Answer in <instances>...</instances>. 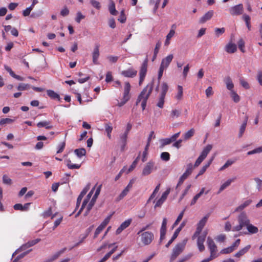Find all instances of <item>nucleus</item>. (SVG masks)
Returning a JSON list of instances; mask_svg holds the SVG:
<instances>
[{"mask_svg": "<svg viewBox=\"0 0 262 262\" xmlns=\"http://www.w3.org/2000/svg\"><path fill=\"white\" fill-rule=\"evenodd\" d=\"M238 225L232 228L233 231H239L245 226H247L250 223V220L248 219L246 214L243 212L238 216Z\"/></svg>", "mask_w": 262, "mask_h": 262, "instance_id": "nucleus-1", "label": "nucleus"}, {"mask_svg": "<svg viewBox=\"0 0 262 262\" xmlns=\"http://www.w3.org/2000/svg\"><path fill=\"white\" fill-rule=\"evenodd\" d=\"M187 240L184 239L182 242L177 244L173 248L170 256V261H173L183 251Z\"/></svg>", "mask_w": 262, "mask_h": 262, "instance_id": "nucleus-2", "label": "nucleus"}, {"mask_svg": "<svg viewBox=\"0 0 262 262\" xmlns=\"http://www.w3.org/2000/svg\"><path fill=\"white\" fill-rule=\"evenodd\" d=\"M212 146L210 144L207 145L203 150L201 155L196 159L194 164V167H196L199 166V165L202 162V161L206 158L208 153L211 150Z\"/></svg>", "mask_w": 262, "mask_h": 262, "instance_id": "nucleus-3", "label": "nucleus"}, {"mask_svg": "<svg viewBox=\"0 0 262 262\" xmlns=\"http://www.w3.org/2000/svg\"><path fill=\"white\" fill-rule=\"evenodd\" d=\"M141 241L144 245H148L152 241L154 238V234L150 231L144 232L140 234Z\"/></svg>", "mask_w": 262, "mask_h": 262, "instance_id": "nucleus-4", "label": "nucleus"}, {"mask_svg": "<svg viewBox=\"0 0 262 262\" xmlns=\"http://www.w3.org/2000/svg\"><path fill=\"white\" fill-rule=\"evenodd\" d=\"M207 243L208 247L210 250V255L215 258L218 257L219 254L217 253V246L215 244L213 240L210 237H208Z\"/></svg>", "mask_w": 262, "mask_h": 262, "instance_id": "nucleus-5", "label": "nucleus"}, {"mask_svg": "<svg viewBox=\"0 0 262 262\" xmlns=\"http://www.w3.org/2000/svg\"><path fill=\"white\" fill-rule=\"evenodd\" d=\"M148 59L146 58L142 63L139 72L140 79L139 84L140 85L144 80L147 71Z\"/></svg>", "mask_w": 262, "mask_h": 262, "instance_id": "nucleus-6", "label": "nucleus"}, {"mask_svg": "<svg viewBox=\"0 0 262 262\" xmlns=\"http://www.w3.org/2000/svg\"><path fill=\"white\" fill-rule=\"evenodd\" d=\"M193 169V165L191 163H189L187 165V169L185 172L181 176L179 179L178 183L176 187L177 188L179 186L182 184L183 182L188 177L189 175L192 173Z\"/></svg>", "mask_w": 262, "mask_h": 262, "instance_id": "nucleus-7", "label": "nucleus"}, {"mask_svg": "<svg viewBox=\"0 0 262 262\" xmlns=\"http://www.w3.org/2000/svg\"><path fill=\"white\" fill-rule=\"evenodd\" d=\"M229 12L232 16L240 15L243 14L244 7L242 4L236 5L234 6L231 7L229 9Z\"/></svg>", "mask_w": 262, "mask_h": 262, "instance_id": "nucleus-8", "label": "nucleus"}, {"mask_svg": "<svg viewBox=\"0 0 262 262\" xmlns=\"http://www.w3.org/2000/svg\"><path fill=\"white\" fill-rule=\"evenodd\" d=\"M154 169H157L156 167H155V162L152 161H149L144 167L142 175L143 176H148L151 173Z\"/></svg>", "mask_w": 262, "mask_h": 262, "instance_id": "nucleus-9", "label": "nucleus"}, {"mask_svg": "<svg viewBox=\"0 0 262 262\" xmlns=\"http://www.w3.org/2000/svg\"><path fill=\"white\" fill-rule=\"evenodd\" d=\"M154 84V80L153 79L152 80V81L150 82V87L149 88L146 94H145L143 100L142 101L141 106H142L143 110H145V107L146 106L147 100L149 98L150 94H151V92L153 90Z\"/></svg>", "mask_w": 262, "mask_h": 262, "instance_id": "nucleus-10", "label": "nucleus"}, {"mask_svg": "<svg viewBox=\"0 0 262 262\" xmlns=\"http://www.w3.org/2000/svg\"><path fill=\"white\" fill-rule=\"evenodd\" d=\"M128 135L124 133L121 134L119 135L118 144L120 146V149L121 151L125 150V147L127 144Z\"/></svg>", "mask_w": 262, "mask_h": 262, "instance_id": "nucleus-11", "label": "nucleus"}, {"mask_svg": "<svg viewBox=\"0 0 262 262\" xmlns=\"http://www.w3.org/2000/svg\"><path fill=\"white\" fill-rule=\"evenodd\" d=\"M137 71L133 68H129L121 72V75L125 77L133 78L137 75Z\"/></svg>", "mask_w": 262, "mask_h": 262, "instance_id": "nucleus-12", "label": "nucleus"}, {"mask_svg": "<svg viewBox=\"0 0 262 262\" xmlns=\"http://www.w3.org/2000/svg\"><path fill=\"white\" fill-rule=\"evenodd\" d=\"M90 184H88L82 190V191L80 192V194L79 195V196H78L77 199V202H76V209L79 207L80 203H81V201L83 198V197L84 196V195L86 193V192L88 191V190H89L90 189Z\"/></svg>", "mask_w": 262, "mask_h": 262, "instance_id": "nucleus-13", "label": "nucleus"}, {"mask_svg": "<svg viewBox=\"0 0 262 262\" xmlns=\"http://www.w3.org/2000/svg\"><path fill=\"white\" fill-rule=\"evenodd\" d=\"M132 221V220L129 219L123 222L116 230V234L118 235L121 233L123 230L125 229L130 225Z\"/></svg>", "mask_w": 262, "mask_h": 262, "instance_id": "nucleus-14", "label": "nucleus"}, {"mask_svg": "<svg viewBox=\"0 0 262 262\" xmlns=\"http://www.w3.org/2000/svg\"><path fill=\"white\" fill-rule=\"evenodd\" d=\"M214 12L213 10H210L206 13L202 17H201L199 21V24H203L207 21L210 20L213 16Z\"/></svg>", "mask_w": 262, "mask_h": 262, "instance_id": "nucleus-15", "label": "nucleus"}, {"mask_svg": "<svg viewBox=\"0 0 262 262\" xmlns=\"http://www.w3.org/2000/svg\"><path fill=\"white\" fill-rule=\"evenodd\" d=\"M99 45L96 44L92 53L93 62L95 64H98L99 63L98 60L100 55L99 53Z\"/></svg>", "mask_w": 262, "mask_h": 262, "instance_id": "nucleus-16", "label": "nucleus"}, {"mask_svg": "<svg viewBox=\"0 0 262 262\" xmlns=\"http://www.w3.org/2000/svg\"><path fill=\"white\" fill-rule=\"evenodd\" d=\"M206 236V233H205V234H204L203 235L199 236L198 237V238L197 245H198V248H199V250L201 252L203 251L204 250V249H205V247H204V241L205 240Z\"/></svg>", "mask_w": 262, "mask_h": 262, "instance_id": "nucleus-17", "label": "nucleus"}, {"mask_svg": "<svg viewBox=\"0 0 262 262\" xmlns=\"http://www.w3.org/2000/svg\"><path fill=\"white\" fill-rule=\"evenodd\" d=\"M130 85L129 82H126L124 88V92L123 98L125 100H129L130 98V95H129V92L130 90Z\"/></svg>", "mask_w": 262, "mask_h": 262, "instance_id": "nucleus-18", "label": "nucleus"}, {"mask_svg": "<svg viewBox=\"0 0 262 262\" xmlns=\"http://www.w3.org/2000/svg\"><path fill=\"white\" fill-rule=\"evenodd\" d=\"M150 82L143 89V90L141 91V93L140 94V95L138 96V98H137V99L136 100V105H138L139 103L142 101L145 94H146L149 88L150 87Z\"/></svg>", "mask_w": 262, "mask_h": 262, "instance_id": "nucleus-19", "label": "nucleus"}, {"mask_svg": "<svg viewBox=\"0 0 262 262\" xmlns=\"http://www.w3.org/2000/svg\"><path fill=\"white\" fill-rule=\"evenodd\" d=\"M210 215V213H208L207 214H206L198 223L196 228L202 230L205 226Z\"/></svg>", "mask_w": 262, "mask_h": 262, "instance_id": "nucleus-20", "label": "nucleus"}, {"mask_svg": "<svg viewBox=\"0 0 262 262\" xmlns=\"http://www.w3.org/2000/svg\"><path fill=\"white\" fill-rule=\"evenodd\" d=\"M173 58V56L172 54L168 55L167 57L162 60V62L160 65L164 68L166 69L171 62Z\"/></svg>", "mask_w": 262, "mask_h": 262, "instance_id": "nucleus-21", "label": "nucleus"}, {"mask_svg": "<svg viewBox=\"0 0 262 262\" xmlns=\"http://www.w3.org/2000/svg\"><path fill=\"white\" fill-rule=\"evenodd\" d=\"M67 250L66 248H63L59 251L55 253L54 254H53L52 256H51L49 258L47 259L46 260L47 262H53L56 259H57L61 254L63 253Z\"/></svg>", "mask_w": 262, "mask_h": 262, "instance_id": "nucleus-22", "label": "nucleus"}, {"mask_svg": "<svg viewBox=\"0 0 262 262\" xmlns=\"http://www.w3.org/2000/svg\"><path fill=\"white\" fill-rule=\"evenodd\" d=\"M225 51L228 53H234L237 51V47L235 43H228L225 47Z\"/></svg>", "mask_w": 262, "mask_h": 262, "instance_id": "nucleus-23", "label": "nucleus"}, {"mask_svg": "<svg viewBox=\"0 0 262 262\" xmlns=\"http://www.w3.org/2000/svg\"><path fill=\"white\" fill-rule=\"evenodd\" d=\"M37 126L39 128L44 127L47 129H52L53 127V126L51 124V122L49 121L39 122L37 124Z\"/></svg>", "mask_w": 262, "mask_h": 262, "instance_id": "nucleus-24", "label": "nucleus"}, {"mask_svg": "<svg viewBox=\"0 0 262 262\" xmlns=\"http://www.w3.org/2000/svg\"><path fill=\"white\" fill-rule=\"evenodd\" d=\"M248 119V116L246 115L245 117L244 121L243 123H242V124L241 125L240 128H239V133H238V138H241L243 136V134L245 130V129L246 127Z\"/></svg>", "mask_w": 262, "mask_h": 262, "instance_id": "nucleus-25", "label": "nucleus"}, {"mask_svg": "<svg viewBox=\"0 0 262 262\" xmlns=\"http://www.w3.org/2000/svg\"><path fill=\"white\" fill-rule=\"evenodd\" d=\"M251 246L250 245H247L244 248L241 249L239 251L236 253L234 254V256L236 257H241L243 255H244L245 253H246L250 249Z\"/></svg>", "mask_w": 262, "mask_h": 262, "instance_id": "nucleus-26", "label": "nucleus"}, {"mask_svg": "<svg viewBox=\"0 0 262 262\" xmlns=\"http://www.w3.org/2000/svg\"><path fill=\"white\" fill-rule=\"evenodd\" d=\"M47 95L52 99H57L59 101H60V96L54 91L49 90L47 91Z\"/></svg>", "mask_w": 262, "mask_h": 262, "instance_id": "nucleus-27", "label": "nucleus"}, {"mask_svg": "<svg viewBox=\"0 0 262 262\" xmlns=\"http://www.w3.org/2000/svg\"><path fill=\"white\" fill-rule=\"evenodd\" d=\"M75 155L78 158H81L82 157L85 156L86 151L84 148H77L74 151Z\"/></svg>", "mask_w": 262, "mask_h": 262, "instance_id": "nucleus-28", "label": "nucleus"}, {"mask_svg": "<svg viewBox=\"0 0 262 262\" xmlns=\"http://www.w3.org/2000/svg\"><path fill=\"white\" fill-rule=\"evenodd\" d=\"M96 200H95L92 198V199H91V201L90 202V203H89V204L86 207V211H85V212L83 214L84 216H86L89 214L91 210L94 206V205L96 202Z\"/></svg>", "mask_w": 262, "mask_h": 262, "instance_id": "nucleus-29", "label": "nucleus"}, {"mask_svg": "<svg viewBox=\"0 0 262 262\" xmlns=\"http://www.w3.org/2000/svg\"><path fill=\"white\" fill-rule=\"evenodd\" d=\"M109 11L112 15H116L118 11L116 10L115 4L112 0L110 1V5L108 7Z\"/></svg>", "mask_w": 262, "mask_h": 262, "instance_id": "nucleus-30", "label": "nucleus"}, {"mask_svg": "<svg viewBox=\"0 0 262 262\" xmlns=\"http://www.w3.org/2000/svg\"><path fill=\"white\" fill-rule=\"evenodd\" d=\"M242 19L245 22L246 25L249 31L251 30V22H250V20H251L250 17L246 14H243V15L242 16Z\"/></svg>", "mask_w": 262, "mask_h": 262, "instance_id": "nucleus-31", "label": "nucleus"}, {"mask_svg": "<svg viewBox=\"0 0 262 262\" xmlns=\"http://www.w3.org/2000/svg\"><path fill=\"white\" fill-rule=\"evenodd\" d=\"M66 162L67 166L70 169H79L81 166V164H72L70 159L66 160Z\"/></svg>", "mask_w": 262, "mask_h": 262, "instance_id": "nucleus-32", "label": "nucleus"}, {"mask_svg": "<svg viewBox=\"0 0 262 262\" xmlns=\"http://www.w3.org/2000/svg\"><path fill=\"white\" fill-rule=\"evenodd\" d=\"M234 179H229L226 182H225L224 184H223L218 192H217V194H219L222 191H223L225 189H226L227 187H228L229 186H230V185L231 184V182L234 181Z\"/></svg>", "mask_w": 262, "mask_h": 262, "instance_id": "nucleus-33", "label": "nucleus"}, {"mask_svg": "<svg viewBox=\"0 0 262 262\" xmlns=\"http://www.w3.org/2000/svg\"><path fill=\"white\" fill-rule=\"evenodd\" d=\"M225 81V83L226 84L227 89L228 90H229V91H230V92H231L232 91H234L233 90L234 84H233L231 78L229 77H227L226 78Z\"/></svg>", "mask_w": 262, "mask_h": 262, "instance_id": "nucleus-34", "label": "nucleus"}, {"mask_svg": "<svg viewBox=\"0 0 262 262\" xmlns=\"http://www.w3.org/2000/svg\"><path fill=\"white\" fill-rule=\"evenodd\" d=\"M252 202L251 200H247L245 201L243 204H241L236 208L235 211H239L243 210L245 208L249 206Z\"/></svg>", "mask_w": 262, "mask_h": 262, "instance_id": "nucleus-35", "label": "nucleus"}, {"mask_svg": "<svg viewBox=\"0 0 262 262\" xmlns=\"http://www.w3.org/2000/svg\"><path fill=\"white\" fill-rule=\"evenodd\" d=\"M246 227L248 232L250 234H255L257 233L258 231V228L250 223H249L248 225L246 226Z\"/></svg>", "mask_w": 262, "mask_h": 262, "instance_id": "nucleus-36", "label": "nucleus"}, {"mask_svg": "<svg viewBox=\"0 0 262 262\" xmlns=\"http://www.w3.org/2000/svg\"><path fill=\"white\" fill-rule=\"evenodd\" d=\"M186 222L184 221L180 224V226L176 230L174 231L173 236L174 238H177L180 233V232L182 230V228L185 226Z\"/></svg>", "mask_w": 262, "mask_h": 262, "instance_id": "nucleus-37", "label": "nucleus"}, {"mask_svg": "<svg viewBox=\"0 0 262 262\" xmlns=\"http://www.w3.org/2000/svg\"><path fill=\"white\" fill-rule=\"evenodd\" d=\"M161 145L160 146V148H163L165 145L170 144L172 142H173L171 138H165L161 140Z\"/></svg>", "mask_w": 262, "mask_h": 262, "instance_id": "nucleus-38", "label": "nucleus"}, {"mask_svg": "<svg viewBox=\"0 0 262 262\" xmlns=\"http://www.w3.org/2000/svg\"><path fill=\"white\" fill-rule=\"evenodd\" d=\"M194 134V129L193 128L190 129L184 135V140H187L190 139L193 136Z\"/></svg>", "mask_w": 262, "mask_h": 262, "instance_id": "nucleus-39", "label": "nucleus"}, {"mask_svg": "<svg viewBox=\"0 0 262 262\" xmlns=\"http://www.w3.org/2000/svg\"><path fill=\"white\" fill-rule=\"evenodd\" d=\"M14 121V119L10 118H3L0 120V125L4 126L6 124H11Z\"/></svg>", "mask_w": 262, "mask_h": 262, "instance_id": "nucleus-40", "label": "nucleus"}, {"mask_svg": "<svg viewBox=\"0 0 262 262\" xmlns=\"http://www.w3.org/2000/svg\"><path fill=\"white\" fill-rule=\"evenodd\" d=\"M230 95L234 102L237 103L239 101L240 97L234 91L230 92Z\"/></svg>", "mask_w": 262, "mask_h": 262, "instance_id": "nucleus-41", "label": "nucleus"}, {"mask_svg": "<svg viewBox=\"0 0 262 262\" xmlns=\"http://www.w3.org/2000/svg\"><path fill=\"white\" fill-rule=\"evenodd\" d=\"M178 93L176 96V99L178 100H181L182 98L183 97V87L181 85H178Z\"/></svg>", "mask_w": 262, "mask_h": 262, "instance_id": "nucleus-42", "label": "nucleus"}, {"mask_svg": "<svg viewBox=\"0 0 262 262\" xmlns=\"http://www.w3.org/2000/svg\"><path fill=\"white\" fill-rule=\"evenodd\" d=\"M165 96L160 95L157 106L160 108H163L164 104Z\"/></svg>", "mask_w": 262, "mask_h": 262, "instance_id": "nucleus-43", "label": "nucleus"}, {"mask_svg": "<svg viewBox=\"0 0 262 262\" xmlns=\"http://www.w3.org/2000/svg\"><path fill=\"white\" fill-rule=\"evenodd\" d=\"M139 158H140V155H139L136 158V159L133 161L132 165L130 166V167H129V168L128 169L127 173L130 172L135 168V167L136 166L137 163L139 160Z\"/></svg>", "mask_w": 262, "mask_h": 262, "instance_id": "nucleus-44", "label": "nucleus"}, {"mask_svg": "<svg viewBox=\"0 0 262 262\" xmlns=\"http://www.w3.org/2000/svg\"><path fill=\"white\" fill-rule=\"evenodd\" d=\"M238 46L239 49L241 50V51L243 53L245 52V50L244 49L245 48V41L242 38H241L239 41L237 42Z\"/></svg>", "mask_w": 262, "mask_h": 262, "instance_id": "nucleus-45", "label": "nucleus"}, {"mask_svg": "<svg viewBox=\"0 0 262 262\" xmlns=\"http://www.w3.org/2000/svg\"><path fill=\"white\" fill-rule=\"evenodd\" d=\"M161 159L164 161H168L170 159V154L167 152H163L160 156Z\"/></svg>", "mask_w": 262, "mask_h": 262, "instance_id": "nucleus-46", "label": "nucleus"}, {"mask_svg": "<svg viewBox=\"0 0 262 262\" xmlns=\"http://www.w3.org/2000/svg\"><path fill=\"white\" fill-rule=\"evenodd\" d=\"M126 17L125 15L124 10H122L120 12V15L118 19L121 23H124L126 21Z\"/></svg>", "mask_w": 262, "mask_h": 262, "instance_id": "nucleus-47", "label": "nucleus"}, {"mask_svg": "<svg viewBox=\"0 0 262 262\" xmlns=\"http://www.w3.org/2000/svg\"><path fill=\"white\" fill-rule=\"evenodd\" d=\"M234 250H235V249L232 247V246H231L228 248H224V249H222L220 253L221 254H228V253H231Z\"/></svg>", "mask_w": 262, "mask_h": 262, "instance_id": "nucleus-48", "label": "nucleus"}, {"mask_svg": "<svg viewBox=\"0 0 262 262\" xmlns=\"http://www.w3.org/2000/svg\"><path fill=\"white\" fill-rule=\"evenodd\" d=\"M260 152H262V146L248 151L247 154L249 156Z\"/></svg>", "mask_w": 262, "mask_h": 262, "instance_id": "nucleus-49", "label": "nucleus"}, {"mask_svg": "<svg viewBox=\"0 0 262 262\" xmlns=\"http://www.w3.org/2000/svg\"><path fill=\"white\" fill-rule=\"evenodd\" d=\"M168 89V86L166 82H163L162 84V92L160 95L166 96Z\"/></svg>", "mask_w": 262, "mask_h": 262, "instance_id": "nucleus-50", "label": "nucleus"}, {"mask_svg": "<svg viewBox=\"0 0 262 262\" xmlns=\"http://www.w3.org/2000/svg\"><path fill=\"white\" fill-rule=\"evenodd\" d=\"M29 248V247L28 246V245L27 243L23 244L15 251V252L13 254L12 256H14V255L16 254L17 253L19 252L22 251H24V250H25L27 248Z\"/></svg>", "mask_w": 262, "mask_h": 262, "instance_id": "nucleus-51", "label": "nucleus"}, {"mask_svg": "<svg viewBox=\"0 0 262 262\" xmlns=\"http://www.w3.org/2000/svg\"><path fill=\"white\" fill-rule=\"evenodd\" d=\"M29 84L21 83L19 84L17 88V89L18 91H24L29 89Z\"/></svg>", "mask_w": 262, "mask_h": 262, "instance_id": "nucleus-52", "label": "nucleus"}, {"mask_svg": "<svg viewBox=\"0 0 262 262\" xmlns=\"http://www.w3.org/2000/svg\"><path fill=\"white\" fill-rule=\"evenodd\" d=\"M254 180L257 184V189L259 191H261L262 190V180L258 178H255Z\"/></svg>", "mask_w": 262, "mask_h": 262, "instance_id": "nucleus-53", "label": "nucleus"}, {"mask_svg": "<svg viewBox=\"0 0 262 262\" xmlns=\"http://www.w3.org/2000/svg\"><path fill=\"white\" fill-rule=\"evenodd\" d=\"M184 211H185V210H183L179 214V215H178L176 221L174 222V224H173L172 228H173L174 227L176 226L179 224V223L181 221V220H182V217L183 216Z\"/></svg>", "mask_w": 262, "mask_h": 262, "instance_id": "nucleus-54", "label": "nucleus"}, {"mask_svg": "<svg viewBox=\"0 0 262 262\" xmlns=\"http://www.w3.org/2000/svg\"><path fill=\"white\" fill-rule=\"evenodd\" d=\"M43 14V11L41 10H38L36 11H34L31 14V17L33 18H36L40 16Z\"/></svg>", "mask_w": 262, "mask_h": 262, "instance_id": "nucleus-55", "label": "nucleus"}, {"mask_svg": "<svg viewBox=\"0 0 262 262\" xmlns=\"http://www.w3.org/2000/svg\"><path fill=\"white\" fill-rule=\"evenodd\" d=\"M76 15H77V16H76V17L75 18V21L77 23H80V22L81 21V19H84L85 18V16L83 15L80 11H78Z\"/></svg>", "mask_w": 262, "mask_h": 262, "instance_id": "nucleus-56", "label": "nucleus"}, {"mask_svg": "<svg viewBox=\"0 0 262 262\" xmlns=\"http://www.w3.org/2000/svg\"><path fill=\"white\" fill-rule=\"evenodd\" d=\"M235 161H231V160H228L225 164L220 169V170H223L229 166L231 165Z\"/></svg>", "mask_w": 262, "mask_h": 262, "instance_id": "nucleus-57", "label": "nucleus"}, {"mask_svg": "<svg viewBox=\"0 0 262 262\" xmlns=\"http://www.w3.org/2000/svg\"><path fill=\"white\" fill-rule=\"evenodd\" d=\"M104 227H103L102 225H100L95 230L94 238H96L98 234H99L100 232L104 229Z\"/></svg>", "mask_w": 262, "mask_h": 262, "instance_id": "nucleus-58", "label": "nucleus"}, {"mask_svg": "<svg viewBox=\"0 0 262 262\" xmlns=\"http://www.w3.org/2000/svg\"><path fill=\"white\" fill-rule=\"evenodd\" d=\"M239 82L241 85L246 89H249L250 88V86L249 83L245 81L243 78L239 79Z\"/></svg>", "mask_w": 262, "mask_h": 262, "instance_id": "nucleus-59", "label": "nucleus"}, {"mask_svg": "<svg viewBox=\"0 0 262 262\" xmlns=\"http://www.w3.org/2000/svg\"><path fill=\"white\" fill-rule=\"evenodd\" d=\"M3 183L5 184L11 185L12 184V180L7 175H4L3 177Z\"/></svg>", "mask_w": 262, "mask_h": 262, "instance_id": "nucleus-60", "label": "nucleus"}, {"mask_svg": "<svg viewBox=\"0 0 262 262\" xmlns=\"http://www.w3.org/2000/svg\"><path fill=\"white\" fill-rule=\"evenodd\" d=\"M40 240L41 239L40 238H36L35 239L28 242L27 243V244L29 247H31L35 245V244H37L38 242H39L40 241Z\"/></svg>", "mask_w": 262, "mask_h": 262, "instance_id": "nucleus-61", "label": "nucleus"}, {"mask_svg": "<svg viewBox=\"0 0 262 262\" xmlns=\"http://www.w3.org/2000/svg\"><path fill=\"white\" fill-rule=\"evenodd\" d=\"M90 3L94 7L96 8L97 9H100V8H101L100 4L98 1H96L95 0H91Z\"/></svg>", "mask_w": 262, "mask_h": 262, "instance_id": "nucleus-62", "label": "nucleus"}, {"mask_svg": "<svg viewBox=\"0 0 262 262\" xmlns=\"http://www.w3.org/2000/svg\"><path fill=\"white\" fill-rule=\"evenodd\" d=\"M69 10L67 7H64L60 11V15L63 17L66 16L69 14Z\"/></svg>", "mask_w": 262, "mask_h": 262, "instance_id": "nucleus-63", "label": "nucleus"}, {"mask_svg": "<svg viewBox=\"0 0 262 262\" xmlns=\"http://www.w3.org/2000/svg\"><path fill=\"white\" fill-rule=\"evenodd\" d=\"M206 95L207 97H209L212 96L213 94V92L212 91V88L211 86H209L205 91Z\"/></svg>", "mask_w": 262, "mask_h": 262, "instance_id": "nucleus-64", "label": "nucleus"}]
</instances>
